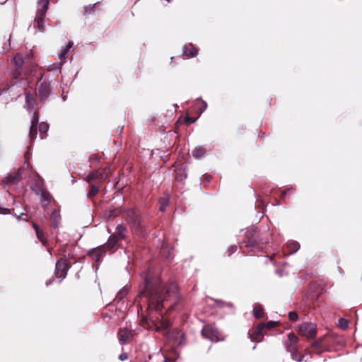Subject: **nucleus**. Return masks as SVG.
Instances as JSON below:
<instances>
[{"mask_svg": "<svg viewBox=\"0 0 362 362\" xmlns=\"http://www.w3.org/2000/svg\"><path fill=\"white\" fill-rule=\"evenodd\" d=\"M165 289L160 279H156L153 281L146 278L144 288L141 292V295L146 297L153 307L159 310L163 307L162 303L165 300L166 296H173L176 299L179 296L177 285L175 283L170 284L166 288L165 293H164Z\"/></svg>", "mask_w": 362, "mask_h": 362, "instance_id": "nucleus-1", "label": "nucleus"}, {"mask_svg": "<svg viewBox=\"0 0 362 362\" xmlns=\"http://www.w3.org/2000/svg\"><path fill=\"white\" fill-rule=\"evenodd\" d=\"M49 4V0H37V9L35 21L40 32H44V18L48 9Z\"/></svg>", "mask_w": 362, "mask_h": 362, "instance_id": "nucleus-2", "label": "nucleus"}, {"mask_svg": "<svg viewBox=\"0 0 362 362\" xmlns=\"http://www.w3.org/2000/svg\"><path fill=\"white\" fill-rule=\"evenodd\" d=\"M202 334L204 338L213 342H217L221 339L218 330L212 325H205L202 329Z\"/></svg>", "mask_w": 362, "mask_h": 362, "instance_id": "nucleus-3", "label": "nucleus"}, {"mask_svg": "<svg viewBox=\"0 0 362 362\" xmlns=\"http://www.w3.org/2000/svg\"><path fill=\"white\" fill-rule=\"evenodd\" d=\"M70 266L68 264L66 261L65 259H60L56 263L54 275L57 278L59 279V281H62L66 278Z\"/></svg>", "mask_w": 362, "mask_h": 362, "instance_id": "nucleus-4", "label": "nucleus"}, {"mask_svg": "<svg viewBox=\"0 0 362 362\" xmlns=\"http://www.w3.org/2000/svg\"><path fill=\"white\" fill-rule=\"evenodd\" d=\"M299 332L307 338H313L316 335V325L312 322H303L299 325Z\"/></svg>", "mask_w": 362, "mask_h": 362, "instance_id": "nucleus-5", "label": "nucleus"}, {"mask_svg": "<svg viewBox=\"0 0 362 362\" xmlns=\"http://www.w3.org/2000/svg\"><path fill=\"white\" fill-rule=\"evenodd\" d=\"M276 323H277V322H276V321H269L266 323L259 324L256 328L255 333H254V336L252 337L251 335H250V338L252 340H257V341H260L259 337L263 335V334H262L263 329L265 328L270 329L273 328L276 325Z\"/></svg>", "mask_w": 362, "mask_h": 362, "instance_id": "nucleus-6", "label": "nucleus"}, {"mask_svg": "<svg viewBox=\"0 0 362 362\" xmlns=\"http://www.w3.org/2000/svg\"><path fill=\"white\" fill-rule=\"evenodd\" d=\"M38 123V115L35 111L31 117V126L29 131L30 144L34 141L37 136V127Z\"/></svg>", "mask_w": 362, "mask_h": 362, "instance_id": "nucleus-7", "label": "nucleus"}, {"mask_svg": "<svg viewBox=\"0 0 362 362\" xmlns=\"http://www.w3.org/2000/svg\"><path fill=\"white\" fill-rule=\"evenodd\" d=\"M13 63L15 64L13 76L15 78H17L21 74L22 67L24 64V59L21 54L18 53L15 55L13 57Z\"/></svg>", "mask_w": 362, "mask_h": 362, "instance_id": "nucleus-8", "label": "nucleus"}, {"mask_svg": "<svg viewBox=\"0 0 362 362\" xmlns=\"http://www.w3.org/2000/svg\"><path fill=\"white\" fill-rule=\"evenodd\" d=\"M105 252L104 247L103 246H99L92 249L88 255L92 258V259L98 262L104 257Z\"/></svg>", "mask_w": 362, "mask_h": 362, "instance_id": "nucleus-9", "label": "nucleus"}, {"mask_svg": "<svg viewBox=\"0 0 362 362\" xmlns=\"http://www.w3.org/2000/svg\"><path fill=\"white\" fill-rule=\"evenodd\" d=\"M37 93L40 100H45L50 94L49 84L45 81L40 83Z\"/></svg>", "mask_w": 362, "mask_h": 362, "instance_id": "nucleus-10", "label": "nucleus"}, {"mask_svg": "<svg viewBox=\"0 0 362 362\" xmlns=\"http://www.w3.org/2000/svg\"><path fill=\"white\" fill-rule=\"evenodd\" d=\"M25 107H26L27 110L29 112H31L32 110H33L35 100L33 98V95L30 92H25Z\"/></svg>", "mask_w": 362, "mask_h": 362, "instance_id": "nucleus-11", "label": "nucleus"}, {"mask_svg": "<svg viewBox=\"0 0 362 362\" xmlns=\"http://www.w3.org/2000/svg\"><path fill=\"white\" fill-rule=\"evenodd\" d=\"M52 225L54 228H59L61 222V216L59 211L54 209L51 214Z\"/></svg>", "mask_w": 362, "mask_h": 362, "instance_id": "nucleus-12", "label": "nucleus"}, {"mask_svg": "<svg viewBox=\"0 0 362 362\" xmlns=\"http://www.w3.org/2000/svg\"><path fill=\"white\" fill-rule=\"evenodd\" d=\"M287 247L290 254H294L299 250L300 245L297 241L291 240L287 243Z\"/></svg>", "mask_w": 362, "mask_h": 362, "instance_id": "nucleus-13", "label": "nucleus"}, {"mask_svg": "<svg viewBox=\"0 0 362 362\" xmlns=\"http://www.w3.org/2000/svg\"><path fill=\"white\" fill-rule=\"evenodd\" d=\"M72 46L73 42H69L67 45L62 49L60 54H59V59L61 60L66 59L68 57L70 49L72 47Z\"/></svg>", "mask_w": 362, "mask_h": 362, "instance_id": "nucleus-14", "label": "nucleus"}, {"mask_svg": "<svg viewBox=\"0 0 362 362\" xmlns=\"http://www.w3.org/2000/svg\"><path fill=\"white\" fill-rule=\"evenodd\" d=\"M21 179V176L19 174V173H18V172L15 173L14 175H13L12 174H8L6 177V182H11V183L14 182L16 181H18Z\"/></svg>", "mask_w": 362, "mask_h": 362, "instance_id": "nucleus-15", "label": "nucleus"}, {"mask_svg": "<svg viewBox=\"0 0 362 362\" xmlns=\"http://www.w3.org/2000/svg\"><path fill=\"white\" fill-rule=\"evenodd\" d=\"M118 338L119 343L122 345H124L127 343L129 337L126 332H124L121 329H119L118 332Z\"/></svg>", "mask_w": 362, "mask_h": 362, "instance_id": "nucleus-16", "label": "nucleus"}, {"mask_svg": "<svg viewBox=\"0 0 362 362\" xmlns=\"http://www.w3.org/2000/svg\"><path fill=\"white\" fill-rule=\"evenodd\" d=\"M159 204H160L159 210L160 211H164L165 210L166 207L169 204V198L168 197L160 198V199L159 201Z\"/></svg>", "mask_w": 362, "mask_h": 362, "instance_id": "nucleus-17", "label": "nucleus"}, {"mask_svg": "<svg viewBox=\"0 0 362 362\" xmlns=\"http://www.w3.org/2000/svg\"><path fill=\"white\" fill-rule=\"evenodd\" d=\"M253 314L256 318H260L263 315V309L259 305H255L253 308Z\"/></svg>", "mask_w": 362, "mask_h": 362, "instance_id": "nucleus-18", "label": "nucleus"}, {"mask_svg": "<svg viewBox=\"0 0 362 362\" xmlns=\"http://www.w3.org/2000/svg\"><path fill=\"white\" fill-rule=\"evenodd\" d=\"M206 151L202 148H196L192 151V155L196 158H199L205 154Z\"/></svg>", "mask_w": 362, "mask_h": 362, "instance_id": "nucleus-19", "label": "nucleus"}, {"mask_svg": "<svg viewBox=\"0 0 362 362\" xmlns=\"http://www.w3.org/2000/svg\"><path fill=\"white\" fill-rule=\"evenodd\" d=\"M197 49L196 48H192V49H183L182 54L183 55L189 56V57H194L197 54Z\"/></svg>", "mask_w": 362, "mask_h": 362, "instance_id": "nucleus-20", "label": "nucleus"}, {"mask_svg": "<svg viewBox=\"0 0 362 362\" xmlns=\"http://www.w3.org/2000/svg\"><path fill=\"white\" fill-rule=\"evenodd\" d=\"M40 196L42 202H47V204L50 202L51 195L48 192L43 190L42 192L40 194Z\"/></svg>", "mask_w": 362, "mask_h": 362, "instance_id": "nucleus-21", "label": "nucleus"}, {"mask_svg": "<svg viewBox=\"0 0 362 362\" xmlns=\"http://www.w3.org/2000/svg\"><path fill=\"white\" fill-rule=\"evenodd\" d=\"M197 102H200L202 103V107L199 108L200 114H202L207 108V103L206 101L203 100L201 98H197L196 99Z\"/></svg>", "mask_w": 362, "mask_h": 362, "instance_id": "nucleus-22", "label": "nucleus"}, {"mask_svg": "<svg viewBox=\"0 0 362 362\" xmlns=\"http://www.w3.org/2000/svg\"><path fill=\"white\" fill-rule=\"evenodd\" d=\"M128 293V288H122L117 294L116 299L120 300H122Z\"/></svg>", "mask_w": 362, "mask_h": 362, "instance_id": "nucleus-23", "label": "nucleus"}, {"mask_svg": "<svg viewBox=\"0 0 362 362\" xmlns=\"http://www.w3.org/2000/svg\"><path fill=\"white\" fill-rule=\"evenodd\" d=\"M48 129H49V124L47 123L42 122L40 124L39 131H40V134H46L47 132Z\"/></svg>", "mask_w": 362, "mask_h": 362, "instance_id": "nucleus-24", "label": "nucleus"}, {"mask_svg": "<svg viewBox=\"0 0 362 362\" xmlns=\"http://www.w3.org/2000/svg\"><path fill=\"white\" fill-rule=\"evenodd\" d=\"M339 326L343 329H346L349 326L348 320L345 318H340L338 321Z\"/></svg>", "mask_w": 362, "mask_h": 362, "instance_id": "nucleus-25", "label": "nucleus"}, {"mask_svg": "<svg viewBox=\"0 0 362 362\" xmlns=\"http://www.w3.org/2000/svg\"><path fill=\"white\" fill-rule=\"evenodd\" d=\"M288 338L291 344H296L298 342V337L293 333H289L288 334Z\"/></svg>", "mask_w": 362, "mask_h": 362, "instance_id": "nucleus-26", "label": "nucleus"}, {"mask_svg": "<svg viewBox=\"0 0 362 362\" xmlns=\"http://www.w3.org/2000/svg\"><path fill=\"white\" fill-rule=\"evenodd\" d=\"M295 351L291 354V358L293 360H295L298 362H301L303 359V356H300L297 351L296 348H293Z\"/></svg>", "mask_w": 362, "mask_h": 362, "instance_id": "nucleus-27", "label": "nucleus"}, {"mask_svg": "<svg viewBox=\"0 0 362 362\" xmlns=\"http://www.w3.org/2000/svg\"><path fill=\"white\" fill-rule=\"evenodd\" d=\"M99 191V187L95 186V185H91L90 186V192H89V197H94Z\"/></svg>", "mask_w": 362, "mask_h": 362, "instance_id": "nucleus-28", "label": "nucleus"}, {"mask_svg": "<svg viewBox=\"0 0 362 362\" xmlns=\"http://www.w3.org/2000/svg\"><path fill=\"white\" fill-rule=\"evenodd\" d=\"M312 346L317 350H320L322 348V339H318L312 343Z\"/></svg>", "mask_w": 362, "mask_h": 362, "instance_id": "nucleus-29", "label": "nucleus"}, {"mask_svg": "<svg viewBox=\"0 0 362 362\" xmlns=\"http://www.w3.org/2000/svg\"><path fill=\"white\" fill-rule=\"evenodd\" d=\"M117 240H118L117 236L112 235L108 239V245L110 246H113L117 243Z\"/></svg>", "mask_w": 362, "mask_h": 362, "instance_id": "nucleus-30", "label": "nucleus"}, {"mask_svg": "<svg viewBox=\"0 0 362 362\" xmlns=\"http://www.w3.org/2000/svg\"><path fill=\"white\" fill-rule=\"evenodd\" d=\"M33 226L35 230L37 238L41 240V236L42 235V233L40 230L39 226L37 224H35V223H33Z\"/></svg>", "mask_w": 362, "mask_h": 362, "instance_id": "nucleus-31", "label": "nucleus"}, {"mask_svg": "<svg viewBox=\"0 0 362 362\" xmlns=\"http://www.w3.org/2000/svg\"><path fill=\"white\" fill-rule=\"evenodd\" d=\"M288 317H289V319L293 322L297 321L298 319V315L297 313H296L294 311L289 312Z\"/></svg>", "mask_w": 362, "mask_h": 362, "instance_id": "nucleus-32", "label": "nucleus"}, {"mask_svg": "<svg viewBox=\"0 0 362 362\" xmlns=\"http://www.w3.org/2000/svg\"><path fill=\"white\" fill-rule=\"evenodd\" d=\"M31 189L37 195H40V194L42 193L43 191V189L41 188V187H40L37 185L32 186Z\"/></svg>", "mask_w": 362, "mask_h": 362, "instance_id": "nucleus-33", "label": "nucleus"}, {"mask_svg": "<svg viewBox=\"0 0 362 362\" xmlns=\"http://www.w3.org/2000/svg\"><path fill=\"white\" fill-rule=\"evenodd\" d=\"M97 4H94L93 5H89L84 7V13L86 14H91V10L95 7Z\"/></svg>", "mask_w": 362, "mask_h": 362, "instance_id": "nucleus-34", "label": "nucleus"}, {"mask_svg": "<svg viewBox=\"0 0 362 362\" xmlns=\"http://www.w3.org/2000/svg\"><path fill=\"white\" fill-rule=\"evenodd\" d=\"M62 63H59V64H53L52 66H50L49 68V71H60L61 70V66H62Z\"/></svg>", "mask_w": 362, "mask_h": 362, "instance_id": "nucleus-35", "label": "nucleus"}, {"mask_svg": "<svg viewBox=\"0 0 362 362\" xmlns=\"http://www.w3.org/2000/svg\"><path fill=\"white\" fill-rule=\"evenodd\" d=\"M117 229L118 230V232L119 233L121 238H124V235L123 234V232L125 230V228L122 225H119L117 227Z\"/></svg>", "mask_w": 362, "mask_h": 362, "instance_id": "nucleus-36", "label": "nucleus"}, {"mask_svg": "<svg viewBox=\"0 0 362 362\" xmlns=\"http://www.w3.org/2000/svg\"><path fill=\"white\" fill-rule=\"evenodd\" d=\"M98 177V173H91L88 174V175L86 177V180L88 182H90L93 179Z\"/></svg>", "mask_w": 362, "mask_h": 362, "instance_id": "nucleus-37", "label": "nucleus"}, {"mask_svg": "<svg viewBox=\"0 0 362 362\" xmlns=\"http://www.w3.org/2000/svg\"><path fill=\"white\" fill-rule=\"evenodd\" d=\"M10 213V209L0 206V214H9Z\"/></svg>", "mask_w": 362, "mask_h": 362, "instance_id": "nucleus-38", "label": "nucleus"}, {"mask_svg": "<svg viewBox=\"0 0 362 362\" xmlns=\"http://www.w3.org/2000/svg\"><path fill=\"white\" fill-rule=\"evenodd\" d=\"M132 213L134 214V217L131 218V219H132V221L135 223L137 221H139V214H137V213H135L134 211H132Z\"/></svg>", "mask_w": 362, "mask_h": 362, "instance_id": "nucleus-39", "label": "nucleus"}, {"mask_svg": "<svg viewBox=\"0 0 362 362\" xmlns=\"http://www.w3.org/2000/svg\"><path fill=\"white\" fill-rule=\"evenodd\" d=\"M127 358H128V355H127V354H126V353H122V354H120V355L119 356V359L120 361H124V360L127 359Z\"/></svg>", "mask_w": 362, "mask_h": 362, "instance_id": "nucleus-40", "label": "nucleus"}, {"mask_svg": "<svg viewBox=\"0 0 362 362\" xmlns=\"http://www.w3.org/2000/svg\"><path fill=\"white\" fill-rule=\"evenodd\" d=\"M236 250H237V247L235 245L229 247V251H230L229 255H230L232 253H233L235 251H236Z\"/></svg>", "mask_w": 362, "mask_h": 362, "instance_id": "nucleus-41", "label": "nucleus"}, {"mask_svg": "<svg viewBox=\"0 0 362 362\" xmlns=\"http://www.w3.org/2000/svg\"><path fill=\"white\" fill-rule=\"evenodd\" d=\"M291 191V189H286L284 191H282L281 194L283 196L286 195L288 192H289Z\"/></svg>", "mask_w": 362, "mask_h": 362, "instance_id": "nucleus-42", "label": "nucleus"}, {"mask_svg": "<svg viewBox=\"0 0 362 362\" xmlns=\"http://www.w3.org/2000/svg\"><path fill=\"white\" fill-rule=\"evenodd\" d=\"M25 213H21L18 216H17V220L18 221H20L22 218L23 216H25Z\"/></svg>", "mask_w": 362, "mask_h": 362, "instance_id": "nucleus-43", "label": "nucleus"}, {"mask_svg": "<svg viewBox=\"0 0 362 362\" xmlns=\"http://www.w3.org/2000/svg\"><path fill=\"white\" fill-rule=\"evenodd\" d=\"M52 283V281L51 279L48 280L46 281V285L47 286H49Z\"/></svg>", "mask_w": 362, "mask_h": 362, "instance_id": "nucleus-44", "label": "nucleus"}, {"mask_svg": "<svg viewBox=\"0 0 362 362\" xmlns=\"http://www.w3.org/2000/svg\"><path fill=\"white\" fill-rule=\"evenodd\" d=\"M187 121H191L192 122H194L196 121V119H191L189 117H187L186 118Z\"/></svg>", "mask_w": 362, "mask_h": 362, "instance_id": "nucleus-45", "label": "nucleus"}, {"mask_svg": "<svg viewBox=\"0 0 362 362\" xmlns=\"http://www.w3.org/2000/svg\"><path fill=\"white\" fill-rule=\"evenodd\" d=\"M286 348H287L288 351H291V350H290V346H291V345H288V344H286Z\"/></svg>", "mask_w": 362, "mask_h": 362, "instance_id": "nucleus-46", "label": "nucleus"}, {"mask_svg": "<svg viewBox=\"0 0 362 362\" xmlns=\"http://www.w3.org/2000/svg\"><path fill=\"white\" fill-rule=\"evenodd\" d=\"M163 362H175V361H169L168 358H165Z\"/></svg>", "mask_w": 362, "mask_h": 362, "instance_id": "nucleus-47", "label": "nucleus"}, {"mask_svg": "<svg viewBox=\"0 0 362 362\" xmlns=\"http://www.w3.org/2000/svg\"><path fill=\"white\" fill-rule=\"evenodd\" d=\"M32 56H33V54H28V58L32 57Z\"/></svg>", "mask_w": 362, "mask_h": 362, "instance_id": "nucleus-48", "label": "nucleus"}, {"mask_svg": "<svg viewBox=\"0 0 362 362\" xmlns=\"http://www.w3.org/2000/svg\"><path fill=\"white\" fill-rule=\"evenodd\" d=\"M226 305H227L228 306H233V305H232L231 303H226Z\"/></svg>", "mask_w": 362, "mask_h": 362, "instance_id": "nucleus-49", "label": "nucleus"}, {"mask_svg": "<svg viewBox=\"0 0 362 362\" xmlns=\"http://www.w3.org/2000/svg\"><path fill=\"white\" fill-rule=\"evenodd\" d=\"M168 326V324H166V325H165V328H166Z\"/></svg>", "mask_w": 362, "mask_h": 362, "instance_id": "nucleus-50", "label": "nucleus"}]
</instances>
